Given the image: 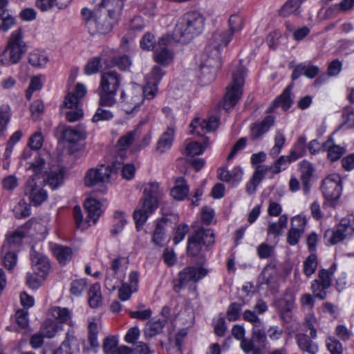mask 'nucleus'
<instances>
[{
	"label": "nucleus",
	"instance_id": "obj_1",
	"mask_svg": "<svg viewBox=\"0 0 354 354\" xmlns=\"http://www.w3.org/2000/svg\"><path fill=\"white\" fill-rule=\"evenodd\" d=\"M123 6L124 0H102L97 10L82 8L81 15L90 35L111 32L119 20Z\"/></svg>",
	"mask_w": 354,
	"mask_h": 354
},
{
	"label": "nucleus",
	"instance_id": "obj_2",
	"mask_svg": "<svg viewBox=\"0 0 354 354\" xmlns=\"http://www.w3.org/2000/svg\"><path fill=\"white\" fill-rule=\"evenodd\" d=\"M205 27V18L198 12H189L178 20L173 32L177 42L187 43L200 35Z\"/></svg>",
	"mask_w": 354,
	"mask_h": 354
},
{
	"label": "nucleus",
	"instance_id": "obj_3",
	"mask_svg": "<svg viewBox=\"0 0 354 354\" xmlns=\"http://www.w3.org/2000/svg\"><path fill=\"white\" fill-rule=\"evenodd\" d=\"M162 195V191L160 189L158 183H149L145 185L142 204L133 212V218L138 228L142 226L149 216L157 209Z\"/></svg>",
	"mask_w": 354,
	"mask_h": 354
},
{
	"label": "nucleus",
	"instance_id": "obj_4",
	"mask_svg": "<svg viewBox=\"0 0 354 354\" xmlns=\"http://www.w3.org/2000/svg\"><path fill=\"white\" fill-rule=\"evenodd\" d=\"M121 79L120 75L115 71L104 72L101 75L100 86L97 90L101 105L113 106L115 104V97Z\"/></svg>",
	"mask_w": 354,
	"mask_h": 354
},
{
	"label": "nucleus",
	"instance_id": "obj_5",
	"mask_svg": "<svg viewBox=\"0 0 354 354\" xmlns=\"http://www.w3.org/2000/svg\"><path fill=\"white\" fill-rule=\"evenodd\" d=\"M26 51L27 46L23 40L22 30L19 28L11 33L0 60L4 65L17 64Z\"/></svg>",
	"mask_w": 354,
	"mask_h": 354
},
{
	"label": "nucleus",
	"instance_id": "obj_6",
	"mask_svg": "<svg viewBox=\"0 0 354 354\" xmlns=\"http://www.w3.org/2000/svg\"><path fill=\"white\" fill-rule=\"evenodd\" d=\"M214 232L211 228L197 227L187 239L188 255L196 257L202 252L203 247L212 246L214 243Z\"/></svg>",
	"mask_w": 354,
	"mask_h": 354
},
{
	"label": "nucleus",
	"instance_id": "obj_7",
	"mask_svg": "<svg viewBox=\"0 0 354 354\" xmlns=\"http://www.w3.org/2000/svg\"><path fill=\"white\" fill-rule=\"evenodd\" d=\"M245 75V69L241 65H239L236 71L232 72V83L227 88L224 96L223 109L226 111L233 108L241 98Z\"/></svg>",
	"mask_w": 354,
	"mask_h": 354
},
{
	"label": "nucleus",
	"instance_id": "obj_8",
	"mask_svg": "<svg viewBox=\"0 0 354 354\" xmlns=\"http://www.w3.org/2000/svg\"><path fill=\"white\" fill-rule=\"evenodd\" d=\"M207 58L201 66L203 77L206 83H210L216 78L217 71L221 66L220 47L214 43L206 48Z\"/></svg>",
	"mask_w": 354,
	"mask_h": 354
},
{
	"label": "nucleus",
	"instance_id": "obj_9",
	"mask_svg": "<svg viewBox=\"0 0 354 354\" xmlns=\"http://www.w3.org/2000/svg\"><path fill=\"white\" fill-rule=\"evenodd\" d=\"M122 108L127 114L137 112L144 102L142 87L136 83H131L121 93Z\"/></svg>",
	"mask_w": 354,
	"mask_h": 354
},
{
	"label": "nucleus",
	"instance_id": "obj_10",
	"mask_svg": "<svg viewBox=\"0 0 354 354\" xmlns=\"http://www.w3.org/2000/svg\"><path fill=\"white\" fill-rule=\"evenodd\" d=\"M120 169V164L113 162L111 165H102L99 168L89 169L84 178L87 187H93L99 183H105L110 180L112 176L116 175Z\"/></svg>",
	"mask_w": 354,
	"mask_h": 354
},
{
	"label": "nucleus",
	"instance_id": "obj_11",
	"mask_svg": "<svg viewBox=\"0 0 354 354\" xmlns=\"http://www.w3.org/2000/svg\"><path fill=\"white\" fill-rule=\"evenodd\" d=\"M335 267L334 264L331 266L330 270L321 269L318 273V278L312 281L310 289L315 297L321 300L326 298L328 290L332 285V276Z\"/></svg>",
	"mask_w": 354,
	"mask_h": 354
},
{
	"label": "nucleus",
	"instance_id": "obj_12",
	"mask_svg": "<svg viewBox=\"0 0 354 354\" xmlns=\"http://www.w3.org/2000/svg\"><path fill=\"white\" fill-rule=\"evenodd\" d=\"M208 270L203 267L187 266L179 272L178 283L174 285V290L179 292L183 288L189 285V283H196L205 277Z\"/></svg>",
	"mask_w": 354,
	"mask_h": 354
},
{
	"label": "nucleus",
	"instance_id": "obj_13",
	"mask_svg": "<svg viewBox=\"0 0 354 354\" xmlns=\"http://www.w3.org/2000/svg\"><path fill=\"white\" fill-rule=\"evenodd\" d=\"M230 31L215 32L212 36L213 43L218 44V46L223 45L226 46L231 41L235 32L242 30L244 25V19L239 14H233L228 20Z\"/></svg>",
	"mask_w": 354,
	"mask_h": 354
},
{
	"label": "nucleus",
	"instance_id": "obj_14",
	"mask_svg": "<svg viewBox=\"0 0 354 354\" xmlns=\"http://www.w3.org/2000/svg\"><path fill=\"white\" fill-rule=\"evenodd\" d=\"M122 259H115L111 266L106 271L104 286L111 292L115 290L119 283L123 281L125 276L124 270L121 266Z\"/></svg>",
	"mask_w": 354,
	"mask_h": 354
},
{
	"label": "nucleus",
	"instance_id": "obj_15",
	"mask_svg": "<svg viewBox=\"0 0 354 354\" xmlns=\"http://www.w3.org/2000/svg\"><path fill=\"white\" fill-rule=\"evenodd\" d=\"M342 180L337 174L328 176L322 183V190L326 201H337L342 192Z\"/></svg>",
	"mask_w": 354,
	"mask_h": 354
},
{
	"label": "nucleus",
	"instance_id": "obj_16",
	"mask_svg": "<svg viewBox=\"0 0 354 354\" xmlns=\"http://www.w3.org/2000/svg\"><path fill=\"white\" fill-rule=\"evenodd\" d=\"M30 257L32 271L35 275L45 280L51 270L50 260L46 255L35 251L33 247Z\"/></svg>",
	"mask_w": 354,
	"mask_h": 354
},
{
	"label": "nucleus",
	"instance_id": "obj_17",
	"mask_svg": "<svg viewBox=\"0 0 354 354\" xmlns=\"http://www.w3.org/2000/svg\"><path fill=\"white\" fill-rule=\"evenodd\" d=\"M170 41L171 39L167 35H164L158 39L156 48L153 50L156 63L165 66L172 62L174 54L167 48Z\"/></svg>",
	"mask_w": 354,
	"mask_h": 354
},
{
	"label": "nucleus",
	"instance_id": "obj_18",
	"mask_svg": "<svg viewBox=\"0 0 354 354\" xmlns=\"http://www.w3.org/2000/svg\"><path fill=\"white\" fill-rule=\"evenodd\" d=\"M24 194L28 197L30 203L35 206L40 205L48 198L46 191L37 185L34 176H31L28 180Z\"/></svg>",
	"mask_w": 354,
	"mask_h": 354
},
{
	"label": "nucleus",
	"instance_id": "obj_19",
	"mask_svg": "<svg viewBox=\"0 0 354 354\" xmlns=\"http://www.w3.org/2000/svg\"><path fill=\"white\" fill-rule=\"evenodd\" d=\"M354 234V216L350 214L342 218L337 230L331 237V243L335 244Z\"/></svg>",
	"mask_w": 354,
	"mask_h": 354
},
{
	"label": "nucleus",
	"instance_id": "obj_20",
	"mask_svg": "<svg viewBox=\"0 0 354 354\" xmlns=\"http://www.w3.org/2000/svg\"><path fill=\"white\" fill-rule=\"evenodd\" d=\"M281 318L285 322H290L292 319V311L295 306V297L292 294L286 293L281 298L274 303Z\"/></svg>",
	"mask_w": 354,
	"mask_h": 354
},
{
	"label": "nucleus",
	"instance_id": "obj_21",
	"mask_svg": "<svg viewBox=\"0 0 354 354\" xmlns=\"http://www.w3.org/2000/svg\"><path fill=\"white\" fill-rule=\"evenodd\" d=\"M219 125V118L212 115L207 120L200 122L199 118H195L189 124L190 133H196L200 136L202 133L215 131Z\"/></svg>",
	"mask_w": 354,
	"mask_h": 354
},
{
	"label": "nucleus",
	"instance_id": "obj_22",
	"mask_svg": "<svg viewBox=\"0 0 354 354\" xmlns=\"http://www.w3.org/2000/svg\"><path fill=\"white\" fill-rule=\"evenodd\" d=\"M86 93V86L82 83H77L73 93H68L64 102V107L73 109L80 108V101Z\"/></svg>",
	"mask_w": 354,
	"mask_h": 354
},
{
	"label": "nucleus",
	"instance_id": "obj_23",
	"mask_svg": "<svg viewBox=\"0 0 354 354\" xmlns=\"http://www.w3.org/2000/svg\"><path fill=\"white\" fill-rule=\"evenodd\" d=\"M64 169L59 166H54L50 171L46 172L44 181L52 189H56L60 186L64 181Z\"/></svg>",
	"mask_w": 354,
	"mask_h": 354
},
{
	"label": "nucleus",
	"instance_id": "obj_24",
	"mask_svg": "<svg viewBox=\"0 0 354 354\" xmlns=\"http://www.w3.org/2000/svg\"><path fill=\"white\" fill-rule=\"evenodd\" d=\"M319 73L318 66L310 63H301L296 66L292 73V80L294 81L302 75L308 78H314Z\"/></svg>",
	"mask_w": 354,
	"mask_h": 354
},
{
	"label": "nucleus",
	"instance_id": "obj_25",
	"mask_svg": "<svg viewBox=\"0 0 354 354\" xmlns=\"http://www.w3.org/2000/svg\"><path fill=\"white\" fill-rule=\"evenodd\" d=\"M242 176L243 171L240 167H235L232 170L225 168L218 169V178L222 181L232 183L234 185L241 180Z\"/></svg>",
	"mask_w": 354,
	"mask_h": 354
},
{
	"label": "nucleus",
	"instance_id": "obj_26",
	"mask_svg": "<svg viewBox=\"0 0 354 354\" xmlns=\"http://www.w3.org/2000/svg\"><path fill=\"white\" fill-rule=\"evenodd\" d=\"M84 208L88 213L86 221L95 224L102 213L100 202L95 198H88L84 202Z\"/></svg>",
	"mask_w": 354,
	"mask_h": 354
},
{
	"label": "nucleus",
	"instance_id": "obj_27",
	"mask_svg": "<svg viewBox=\"0 0 354 354\" xmlns=\"http://www.w3.org/2000/svg\"><path fill=\"white\" fill-rule=\"evenodd\" d=\"M53 252L57 261L62 266L66 265L73 257V250L69 247L62 245H55Z\"/></svg>",
	"mask_w": 354,
	"mask_h": 354
},
{
	"label": "nucleus",
	"instance_id": "obj_28",
	"mask_svg": "<svg viewBox=\"0 0 354 354\" xmlns=\"http://www.w3.org/2000/svg\"><path fill=\"white\" fill-rule=\"evenodd\" d=\"M62 136L64 139L70 143H77L85 138V130L83 127H66L63 130Z\"/></svg>",
	"mask_w": 354,
	"mask_h": 354
},
{
	"label": "nucleus",
	"instance_id": "obj_29",
	"mask_svg": "<svg viewBox=\"0 0 354 354\" xmlns=\"http://www.w3.org/2000/svg\"><path fill=\"white\" fill-rule=\"evenodd\" d=\"M279 275V270L274 263L268 264L262 270L259 278H262V283L270 286L276 283Z\"/></svg>",
	"mask_w": 354,
	"mask_h": 354
},
{
	"label": "nucleus",
	"instance_id": "obj_30",
	"mask_svg": "<svg viewBox=\"0 0 354 354\" xmlns=\"http://www.w3.org/2000/svg\"><path fill=\"white\" fill-rule=\"evenodd\" d=\"M274 122V118L272 115H268L263 121L254 124L251 129L253 139L259 138L266 133Z\"/></svg>",
	"mask_w": 354,
	"mask_h": 354
},
{
	"label": "nucleus",
	"instance_id": "obj_31",
	"mask_svg": "<svg viewBox=\"0 0 354 354\" xmlns=\"http://www.w3.org/2000/svg\"><path fill=\"white\" fill-rule=\"evenodd\" d=\"M293 84L288 86L283 93L279 95L273 102V108L281 107L283 111L289 109L293 104V100L291 98V90Z\"/></svg>",
	"mask_w": 354,
	"mask_h": 354
},
{
	"label": "nucleus",
	"instance_id": "obj_32",
	"mask_svg": "<svg viewBox=\"0 0 354 354\" xmlns=\"http://www.w3.org/2000/svg\"><path fill=\"white\" fill-rule=\"evenodd\" d=\"M188 192L189 186L185 178L183 177L177 178L175 181V186L171 189V195L174 198L182 201L187 196Z\"/></svg>",
	"mask_w": 354,
	"mask_h": 354
},
{
	"label": "nucleus",
	"instance_id": "obj_33",
	"mask_svg": "<svg viewBox=\"0 0 354 354\" xmlns=\"http://www.w3.org/2000/svg\"><path fill=\"white\" fill-rule=\"evenodd\" d=\"M167 324L165 319L149 321L144 329V335L147 338H151L160 333Z\"/></svg>",
	"mask_w": 354,
	"mask_h": 354
},
{
	"label": "nucleus",
	"instance_id": "obj_34",
	"mask_svg": "<svg viewBox=\"0 0 354 354\" xmlns=\"http://www.w3.org/2000/svg\"><path fill=\"white\" fill-rule=\"evenodd\" d=\"M174 136V131L172 128H168L161 136L156 144V151L160 153H165L169 149L172 145Z\"/></svg>",
	"mask_w": 354,
	"mask_h": 354
},
{
	"label": "nucleus",
	"instance_id": "obj_35",
	"mask_svg": "<svg viewBox=\"0 0 354 354\" xmlns=\"http://www.w3.org/2000/svg\"><path fill=\"white\" fill-rule=\"evenodd\" d=\"M209 145L208 138H204L203 142L190 141L186 145L185 153L187 156H194L203 153L204 150Z\"/></svg>",
	"mask_w": 354,
	"mask_h": 354
},
{
	"label": "nucleus",
	"instance_id": "obj_36",
	"mask_svg": "<svg viewBox=\"0 0 354 354\" xmlns=\"http://www.w3.org/2000/svg\"><path fill=\"white\" fill-rule=\"evenodd\" d=\"M297 342L301 350L308 352L310 354H315L318 351V346L310 340L306 334H297Z\"/></svg>",
	"mask_w": 354,
	"mask_h": 354
},
{
	"label": "nucleus",
	"instance_id": "obj_37",
	"mask_svg": "<svg viewBox=\"0 0 354 354\" xmlns=\"http://www.w3.org/2000/svg\"><path fill=\"white\" fill-rule=\"evenodd\" d=\"M301 180L304 185V191L308 192L310 189L309 181L313 176L314 168L308 161H302L300 165Z\"/></svg>",
	"mask_w": 354,
	"mask_h": 354
},
{
	"label": "nucleus",
	"instance_id": "obj_38",
	"mask_svg": "<svg viewBox=\"0 0 354 354\" xmlns=\"http://www.w3.org/2000/svg\"><path fill=\"white\" fill-rule=\"evenodd\" d=\"M102 301L101 288L99 283L93 284L88 291V304L91 308L98 307Z\"/></svg>",
	"mask_w": 354,
	"mask_h": 354
},
{
	"label": "nucleus",
	"instance_id": "obj_39",
	"mask_svg": "<svg viewBox=\"0 0 354 354\" xmlns=\"http://www.w3.org/2000/svg\"><path fill=\"white\" fill-rule=\"evenodd\" d=\"M52 316L60 323H70L71 313L67 308L55 306L51 309Z\"/></svg>",
	"mask_w": 354,
	"mask_h": 354
},
{
	"label": "nucleus",
	"instance_id": "obj_40",
	"mask_svg": "<svg viewBox=\"0 0 354 354\" xmlns=\"http://www.w3.org/2000/svg\"><path fill=\"white\" fill-rule=\"evenodd\" d=\"M28 62L32 66L42 67L48 63V57L44 52L35 50L29 54Z\"/></svg>",
	"mask_w": 354,
	"mask_h": 354
},
{
	"label": "nucleus",
	"instance_id": "obj_41",
	"mask_svg": "<svg viewBox=\"0 0 354 354\" xmlns=\"http://www.w3.org/2000/svg\"><path fill=\"white\" fill-rule=\"evenodd\" d=\"M167 221L161 220L158 221L152 235V242L158 246H162L165 239V228Z\"/></svg>",
	"mask_w": 354,
	"mask_h": 354
},
{
	"label": "nucleus",
	"instance_id": "obj_42",
	"mask_svg": "<svg viewBox=\"0 0 354 354\" xmlns=\"http://www.w3.org/2000/svg\"><path fill=\"white\" fill-rule=\"evenodd\" d=\"M104 107H109L107 105H101L99 103V107L97 109L95 113L93 116L92 121L98 122L100 121H108L113 118V113L109 109Z\"/></svg>",
	"mask_w": 354,
	"mask_h": 354
},
{
	"label": "nucleus",
	"instance_id": "obj_43",
	"mask_svg": "<svg viewBox=\"0 0 354 354\" xmlns=\"http://www.w3.org/2000/svg\"><path fill=\"white\" fill-rule=\"evenodd\" d=\"M318 265L317 257L315 253H311L304 261V272L307 277L315 273Z\"/></svg>",
	"mask_w": 354,
	"mask_h": 354
},
{
	"label": "nucleus",
	"instance_id": "obj_44",
	"mask_svg": "<svg viewBox=\"0 0 354 354\" xmlns=\"http://www.w3.org/2000/svg\"><path fill=\"white\" fill-rule=\"evenodd\" d=\"M306 138L305 136H300L298 138L294 148L290 152L292 160H296L306 154Z\"/></svg>",
	"mask_w": 354,
	"mask_h": 354
},
{
	"label": "nucleus",
	"instance_id": "obj_45",
	"mask_svg": "<svg viewBox=\"0 0 354 354\" xmlns=\"http://www.w3.org/2000/svg\"><path fill=\"white\" fill-rule=\"evenodd\" d=\"M305 0H288L280 9L279 15L283 17H286L297 12L300 5Z\"/></svg>",
	"mask_w": 354,
	"mask_h": 354
},
{
	"label": "nucleus",
	"instance_id": "obj_46",
	"mask_svg": "<svg viewBox=\"0 0 354 354\" xmlns=\"http://www.w3.org/2000/svg\"><path fill=\"white\" fill-rule=\"evenodd\" d=\"M88 339L90 346L93 348H97L99 347V343L97 342V334L98 328L97 323L93 319L90 320L88 326Z\"/></svg>",
	"mask_w": 354,
	"mask_h": 354
},
{
	"label": "nucleus",
	"instance_id": "obj_47",
	"mask_svg": "<svg viewBox=\"0 0 354 354\" xmlns=\"http://www.w3.org/2000/svg\"><path fill=\"white\" fill-rule=\"evenodd\" d=\"M326 151L328 152V158L331 162H335L339 160L344 153L346 152V149L344 147H340L337 145H328Z\"/></svg>",
	"mask_w": 354,
	"mask_h": 354
},
{
	"label": "nucleus",
	"instance_id": "obj_48",
	"mask_svg": "<svg viewBox=\"0 0 354 354\" xmlns=\"http://www.w3.org/2000/svg\"><path fill=\"white\" fill-rule=\"evenodd\" d=\"M17 218H26L30 215V207L24 200H21L13 209Z\"/></svg>",
	"mask_w": 354,
	"mask_h": 354
},
{
	"label": "nucleus",
	"instance_id": "obj_49",
	"mask_svg": "<svg viewBox=\"0 0 354 354\" xmlns=\"http://www.w3.org/2000/svg\"><path fill=\"white\" fill-rule=\"evenodd\" d=\"M252 338L259 344L263 345L266 343L267 337L263 323L259 326L252 327Z\"/></svg>",
	"mask_w": 354,
	"mask_h": 354
},
{
	"label": "nucleus",
	"instance_id": "obj_50",
	"mask_svg": "<svg viewBox=\"0 0 354 354\" xmlns=\"http://www.w3.org/2000/svg\"><path fill=\"white\" fill-rule=\"evenodd\" d=\"M10 119V108L8 104L0 107V134L3 132Z\"/></svg>",
	"mask_w": 354,
	"mask_h": 354
},
{
	"label": "nucleus",
	"instance_id": "obj_51",
	"mask_svg": "<svg viewBox=\"0 0 354 354\" xmlns=\"http://www.w3.org/2000/svg\"><path fill=\"white\" fill-rule=\"evenodd\" d=\"M140 45L143 50H154L157 46L155 36L150 32H146L140 39Z\"/></svg>",
	"mask_w": 354,
	"mask_h": 354
},
{
	"label": "nucleus",
	"instance_id": "obj_52",
	"mask_svg": "<svg viewBox=\"0 0 354 354\" xmlns=\"http://www.w3.org/2000/svg\"><path fill=\"white\" fill-rule=\"evenodd\" d=\"M241 310L242 305L241 304L236 302L232 303L227 310V319L230 322L238 320L241 316Z\"/></svg>",
	"mask_w": 354,
	"mask_h": 354
},
{
	"label": "nucleus",
	"instance_id": "obj_53",
	"mask_svg": "<svg viewBox=\"0 0 354 354\" xmlns=\"http://www.w3.org/2000/svg\"><path fill=\"white\" fill-rule=\"evenodd\" d=\"M326 347L331 354H342L343 346L340 342L333 337H329L326 340Z\"/></svg>",
	"mask_w": 354,
	"mask_h": 354
},
{
	"label": "nucleus",
	"instance_id": "obj_54",
	"mask_svg": "<svg viewBox=\"0 0 354 354\" xmlns=\"http://www.w3.org/2000/svg\"><path fill=\"white\" fill-rule=\"evenodd\" d=\"M111 62L112 66H115L122 71H126L131 64L129 57L126 55L113 57Z\"/></svg>",
	"mask_w": 354,
	"mask_h": 354
},
{
	"label": "nucleus",
	"instance_id": "obj_55",
	"mask_svg": "<svg viewBox=\"0 0 354 354\" xmlns=\"http://www.w3.org/2000/svg\"><path fill=\"white\" fill-rule=\"evenodd\" d=\"M115 223L111 230L113 234H117L122 230L124 225L126 224L127 221L124 218V213L120 211H116L114 214Z\"/></svg>",
	"mask_w": 354,
	"mask_h": 354
},
{
	"label": "nucleus",
	"instance_id": "obj_56",
	"mask_svg": "<svg viewBox=\"0 0 354 354\" xmlns=\"http://www.w3.org/2000/svg\"><path fill=\"white\" fill-rule=\"evenodd\" d=\"M136 136V131H131L127 134L120 137L117 145L120 150H124L133 142Z\"/></svg>",
	"mask_w": 354,
	"mask_h": 354
},
{
	"label": "nucleus",
	"instance_id": "obj_57",
	"mask_svg": "<svg viewBox=\"0 0 354 354\" xmlns=\"http://www.w3.org/2000/svg\"><path fill=\"white\" fill-rule=\"evenodd\" d=\"M2 253H5L3 256V263L5 268L11 270L17 263V254L13 252H10V250H6L2 252Z\"/></svg>",
	"mask_w": 354,
	"mask_h": 354
},
{
	"label": "nucleus",
	"instance_id": "obj_58",
	"mask_svg": "<svg viewBox=\"0 0 354 354\" xmlns=\"http://www.w3.org/2000/svg\"><path fill=\"white\" fill-rule=\"evenodd\" d=\"M24 237V234L21 232H15L6 241L3 243L1 247V251L3 252L6 250H10L12 245L18 244Z\"/></svg>",
	"mask_w": 354,
	"mask_h": 354
},
{
	"label": "nucleus",
	"instance_id": "obj_59",
	"mask_svg": "<svg viewBox=\"0 0 354 354\" xmlns=\"http://www.w3.org/2000/svg\"><path fill=\"white\" fill-rule=\"evenodd\" d=\"M332 142V139L329 138L325 142L321 144L317 140L315 139L311 140L308 145V150L311 154H316L319 152L326 151V147L329 143Z\"/></svg>",
	"mask_w": 354,
	"mask_h": 354
},
{
	"label": "nucleus",
	"instance_id": "obj_60",
	"mask_svg": "<svg viewBox=\"0 0 354 354\" xmlns=\"http://www.w3.org/2000/svg\"><path fill=\"white\" fill-rule=\"evenodd\" d=\"M75 341L74 336L66 334L65 340L62 343L60 347L55 352V354H73L71 350V344Z\"/></svg>",
	"mask_w": 354,
	"mask_h": 354
},
{
	"label": "nucleus",
	"instance_id": "obj_61",
	"mask_svg": "<svg viewBox=\"0 0 354 354\" xmlns=\"http://www.w3.org/2000/svg\"><path fill=\"white\" fill-rule=\"evenodd\" d=\"M285 141L286 138L284 135L279 131L277 132L274 137V146L270 151V155H272V156H278L281 152V150L285 143Z\"/></svg>",
	"mask_w": 354,
	"mask_h": 354
},
{
	"label": "nucleus",
	"instance_id": "obj_62",
	"mask_svg": "<svg viewBox=\"0 0 354 354\" xmlns=\"http://www.w3.org/2000/svg\"><path fill=\"white\" fill-rule=\"evenodd\" d=\"M86 286V281L84 279H76L71 282L70 291L74 296H80Z\"/></svg>",
	"mask_w": 354,
	"mask_h": 354
},
{
	"label": "nucleus",
	"instance_id": "obj_63",
	"mask_svg": "<svg viewBox=\"0 0 354 354\" xmlns=\"http://www.w3.org/2000/svg\"><path fill=\"white\" fill-rule=\"evenodd\" d=\"M28 312L27 309H19L15 313V320L17 325L21 328L28 326Z\"/></svg>",
	"mask_w": 354,
	"mask_h": 354
},
{
	"label": "nucleus",
	"instance_id": "obj_64",
	"mask_svg": "<svg viewBox=\"0 0 354 354\" xmlns=\"http://www.w3.org/2000/svg\"><path fill=\"white\" fill-rule=\"evenodd\" d=\"M30 109L32 119L37 120L40 119V116L44 113V104L40 100H35L31 104Z\"/></svg>",
	"mask_w": 354,
	"mask_h": 354
}]
</instances>
